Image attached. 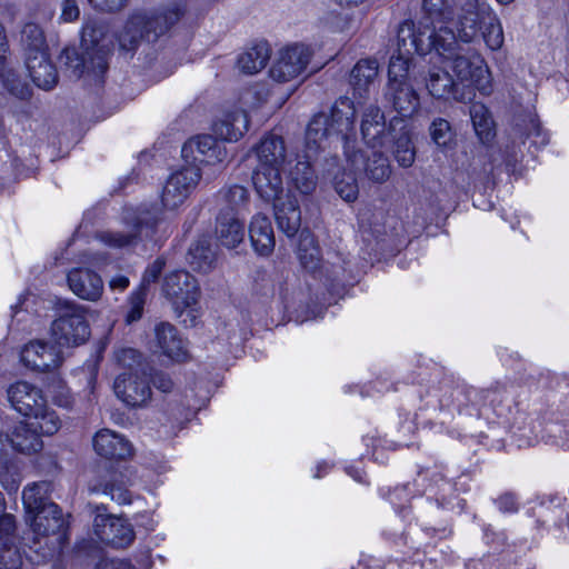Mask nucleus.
I'll use <instances>...</instances> for the list:
<instances>
[{
  "label": "nucleus",
  "mask_w": 569,
  "mask_h": 569,
  "mask_svg": "<svg viewBox=\"0 0 569 569\" xmlns=\"http://www.w3.org/2000/svg\"><path fill=\"white\" fill-rule=\"evenodd\" d=\"M50 488L49 482L42 481L29 485L22 492L27 521L32 530L40 536L54 535L64 525L59 506L48 500Z\"/></svg>",
  "instance_id": "nucleus-6"
},
{
  "label": "nucleus",
  "mask_w": 569,
  "mask_h": 569,
  "mask_svg": "<svg viewBox=\"0 0 569 569\" xmlns=\"http://www.w3.org/2000/svg\"><path fill=\"white\" fill-rule=\"evenodd\" d=\"M386 100L403 118L413 116L420 108V98L409 81L388 82Z\"/></svg>",
  "instance_id": "nucleus-21"
},
{
  "label": "nucleus",
  "mask_w": 569,
  "mask_h": 569,
  "mask_svg": "<svg viewBox=\"0 0 569 569\" xmlns=\"http://www.w3.org/2000/svg\"><path fill=\"white\" fill-rule=\"evenodd\" d=\"M162 290L178 315L194 306L200 296L196 278L183 270L168 274L164 278Z\"/></svg>",
  "instance_id": "nucleus-9"
},
{
  "label": "nucleus",
  "mask_w": 569,
  "mask_h": 569,
  "mask_svg": "<svg viewBox=\"0 0 569 569\" xmlns=\"http://www.w3.org/2000/svg\"><path fill=\"white\" fill-rule=\"evenodd\" d=\"M143 22H147L142 13L133 12L122 30L118 34L119 49L122 52L132 54L142 40H146Z\"/></svg>",
  "instance_id": "nucleus-35"
},
{
  "label": "nucleus",
  "mask_w": 569,
  "mask_h": 569,
  "mask_svg": "<svg viewBox=\"0 0 569 569\" xmlns=\"http://www.w3.org/2000/svg\"><path fill=\"white\" fill-rule=\"evenodd\" d=\"M94 533L101 542L113 548H126L134 539L132 526L124 519L111 516H97Z\"/></svg>",
  "instance_id": "nucleus-14"
},
{
  "label": "nucleus",
  "mask_w": 569,
  "mask_h": 569,
  "mask_svg": "<svg viewBox=\"0 0 569 569\" xmlns=\"http://www.w3.org/2000/svg\"><path fill=\"white\" fill-rule=\"evenodd\" d=\"M21 44L26 59L48 52L43 30L33 22H28L23 26L21 30Z\"/></svg>",
  "instance_id": "nucleus-41"
},
{
  "label": "nucleus",
  "mask_w": 569,
  "mask_h": 569,
  "mask_svg": "<svg viewBox=\"0 0 569 569\" xmlns=\"http://www.w3.org/2000/svg\"><path fill=\"white\" fill-rule=\"evenodd\" d=\"M182 157L189 166H198L206 163L212 164L221 162L227 157L224 147L217 142V140L209 134L198 136L190 139L182 147Z\"/></svg>",
  "instance_id": "nucleus-13"
},
{
  "label": "nucleus",
  "mask_w": 569,
  "mask_h": 569,
  "mask_svg": "<svg viewBox=\"0 0 569 569\" xmlns=\"http://www.w3.org/2000/svg\"><path fill=\"white\" fill-rule=\"evenodd\" d=\"M258 92L257 91H253V90H247L242 96H241V101L243 102V104H248L250 99L251 98H256L258 97Z\"/></svg>",
  "instance_id": "nucleus-63"
},
{
  "label": "nucleus",
  "mask_w": 569,
  "mask_h": 569,
  "mask_svg": "<svg viewBox=\"0 0 569 569\" xmlns=\"http://www.w3.org/2000/svg\"><path fill=\"white\" fill-rule=\"evenodd\" d=\"M67 281L70 290L80 299L97 301L103 292L101 277L88 268H73L68 272Z\"/></svg>",
  "instance_id": "nucleus-20"
},
{
  "label": "nucleus",
  "mask_w": 569,
  "mask_h": 569,
  "mask_svg": "<svg viewBox=\"0 0 569 569\" xmlns=\"http://www.w3.org/2000/svg\"><path fill=\"white\" fill-rule=\"evenodd\" d=\"M426 88L429 94L436 99L463 101L466 94L459 89L453 77L445 69L432 67L426 76Z\"/></svg>",
  "instance_id": "nucleus-23"
},
{
  "label": "nucleus",
  "mask_w": 569,
  "mask_h": 569,
  "mask_svg": "<svg viewBox=\"0 0 569 569\" xmlns=\"http://www.w3.org/2000/svg\"><path fill=\"white\" fill-rule=\"evenodd\" d=\"M249 237L254 251L260 256H269L274 249V234L269 218L256 214L249 226Z\"/></svg>",
  "instance_id": "nucleus-32"
},
{
  "label": "nucleus",
  "mask_w": 569,
  "mask_h": 569,
  "mask_svg": "<svg viewBox=\"0 0 569 569\" xmlns=\"http://www.w3.org/2000/svg\"><path fill=\"white\" fill-rule=\"evenodd\" d=\"M0 82L3 88L20 100H27L31 96L29 86L13 70H4L0 67Z\"/></svg>",
  "instance_id": "nucleus-44"
},
{
  "label": "nucleus",
  "mask_w": 569,
  "mask_h": 569,
  "mask_svg": "<svg viewBox=\"0 0 569 569\" xmlns=\"http://www.w3.org/2000/svg\"><path fill=\"white\" fill-rule=\"evenodd\" d=\"M97 455L106 459H126L131 456V443L121 435L109 429L98 431L93 438Z\"/></svg>",
  "instance_id": "nucleus-26"
},
{
  "label": "nucleus",
  "mask_w": 569,
  "mask_h": 569,
  "mask_svg": "<svg viewBox=\"0 0 569 569\" xmlns=\"http://www.w3.org/2000/svg\"><path fill=\"white\" fill-rule=\"evenodd\" d=\"M103 493L110 496L112 500L117 501L120 505L130 502V495L128 490H126L121 486H117L114 483H107L103 489Z\"/></svg>",
  "instance_id": "nucleus-53"
},
{
  "label": "nucleus",
  "mask_w": 569,
  "mask_h": 569,
  "mask_svg": "<svg viewBox=\"0 0 569 569\" xmlns=\"http://www.w3.org/2000/svg\"><path fill=\"white\" fill-rule=\"evenodd\" d=\"M163 266V261L159 259L156 260L152 264H150L143 273L142 282L139 288H143L144 292H147V287L159 278L160 273L162 272Z\"/></svg>",
  "instance_id": "nucleus-52"
},
{
  "label": "nucleus",
  "mask_w": 569,
  "mask_h": 569,
  "mask_svg": "<svg viewBox=\"0 0 569 569\" xmlns=\"http://www.w3.org/2000/svg\"><path fill=\"white\" fill-rule=\"evenodd\" d=\"M201 179L198 166H186L172 172L162 189L161 201L164 208L173 210L181 206Z\"/></svg>",
  "instance_id": "nucleus-10"
},
{
  "label": "nucleus",
  "mask_w": 569,
  "mask_h": 569,
  "mask_svg": "<svg viewBox=\"0 0 569 569\" xmlns=\"http://www.w3.org/2000/svg\"><path fill=\"white\" fill-rule=\"evenodd\" d=\"M311 50L308 46L295 43L280 51L270 76L278 82H287L300 76L307 68Z\"/></svg>",
  "instance_id": "nucleus-12"
},
{
  "label": "nucleus",
  "mask_w": 569,
  "mask_h": 569,
  "mask_svg": "<svg viewBox=\"0 0 569 569\" xmlns=\"http://www.w3.org/2000/svg\"><path fill=\"white\" fill-rule=\"evenodd\" d=\"M458 37L463 42H475L481 32L486 46L499 50L505 37L501 22L490 6L479 0H467L458 12Z\"/></svg>",
  "instance_id": "nucleus-4"
},
{
  "label": "nucleus",
  "mask_w": 569,
  "mask_h": 569,
  "mask_svg": "<svg viewBox=\"0 0 569 569\" xmlns=\"http://www.w3.org/2000/svg\"><path fill=\"white\" fill-rule=\"evenodd\" d=\"M150 380L154 388L162 392H170L173 389V381L170 376L162 371H154Z\"/></svg>",
  "instance_id": "nucleus-54"
},
{
  "label": "nucleus",
  "mask_w": 569,
  "mask_h": 569,
  "mask_svg": "<svg viewBox=\"0 0 569 569\" xmlns=\"http://www.w3.org/2000/svg\"><path fill=\"white\" fill-rule=\"evenodd\" d=\"M282 169L256 167L252 172V183L257 194L266 202L283 199Z\"/></svg>",
  "instance_id": "nucleus-24"
},
{
  "label": "nucleus",
  "mask_w": 569,
  "mask_h": 569,
  "mask_svg": "<svg viewBox=\"0 0 569 569\" xmlns=\"http://www.w3.org/2000/svg\"><path fill=\"white\" fill-rule=\"evenodd\" d=\"M270 53L269 44L267 42H259L241 53L237 64L241 72L253 74L267 66Z\"/></svg>",
  "instance_id": "nucleus-37"
},
{
  "label": "nucleus",
  "mask_w": 569,
  "mask_h": 569,
  "mask_svg": "<svg viewBox=\"0 0 569 569\" xmlns=\"http://www.w3.org/2000/svg\"><path fill=\"white\" fill-rule=\"evenodd\" d=\"M274 219L279 230L293 237L301 226V211L297 199L287 193L283 199L273 203Z\"/></svg>",
  "instance_id": "nucleus-29"
},
{
  "label": "nucleus",
  "mask_w": 569,
  "mask_h": 569,
  "mask_svg": "<svg viewBox=\"0 0 569 569\" xmlns=\"http://www.w3.org/2000/svg\"><path fill=\"white\" fill-rule=\"evenodd\" d=\"M412 37L410 27L402 28L400 40L405 51H435L440 58L451 62V69L459 81H468L482 92L489 91L490 72L487 62L478 50L469 47L472 42L459 39L458 31L436 42L415 40Z\"/></svg>",
  "instance_id": "nucleus-1"
},
{
  "label": "nucleus",
  "mask_w": 569,
  "mask_h": 569,
  "mask_svg": "<svg viewBox=\"0 0 569 569\" xmlns=\"http://www.w3.org/2000/svg\"><path fill=\"white\" fill-rule=\"evenodd\" d=\"M421 13L416 28L426 32L425 41L436 42L457 32L458 13L452 0H421Z\"/></svg>",
  "instance_id": "nucleus-8"
},
{
  "label": "nucleus",
  "mask_w": 569,
  "mask_h": 569,
  "mask_svg": "<svg viewBox=\"0 0 569 569\" xmlns=\"http://www.w3.org/2000/svg\"><path fill=\"white\" fill-rule=\"evenodd\" d=\"M336 192L347 202H353L359 196V187L355 176L350 172H342L335 178Z\"/></svg>",
  "instance_id": "nucleus-45"
},
{
  "label": "nucleus",
  "mask_w": 569,
  "mask_h": 569,
  "mask_svg": "<svg viewBox=\"0 0 569 569\" xmlns=\"http://www.w3.org/2000/svg\"><path fill=\"white\" fill-rule=\"evenodd\" d=\"M130 281L123 274H117L109 281V287L111 290L123 291L128 288Z\"/></svg>",
  "instance_id": "nucleus-58"
},
{
  "label": "nucleus",
  "mask_w": 569,
  "mask_h": 569,
  "mask_svg": "<svg viewBox=\"0 0 569 569\" xmlns=\"http://www.w3.org/2000/svg\"><path fill=\"white\" fill-rule=\"evenodd\" d=\"M469 113L479 140L482 143L489 142L495 137V122L488 108L480 102H476L471 104Z\"/></svg>",
  "instance_id": "nucleus-40"
},
{
  "label": "nucleus",
  "mask_w": 569,
  "mask_h": 569,
  "mask_svg": "<svg viewBox=\"0 0 569 569\" xmlns=\"http://www.w3.org/2000/svg\"><path fill=\"white\" fill-rule=\"evenodd\" d=\"M54 402L60 407H70L72 403L71 396L69 395V390L62 388L61 392L58 396H54Z\"/></svg>",
  "instance_id": "nucleus-61"
},
{
  "label": "nucleus",
  "mask_w": 569,
  "mask_h": 569,
  "mask_svg": "<svg viewBox=\"0 0 569 569\" xmlns=\"http://www.w3.org/2000/svg\"><path fill=\"white\" fill-rule=\"evenodd\" d=\"M116 361L118 365L128 369L127 372H134L136 370H146L142 365V355L132 348H123L116 352Z\"/></svg>",
  "instance_id": "nucleus-47"
},
{
  "label": "nucleus",
  "mask_w": 569,
  "mask_h": 569,
  "mask_svg": "<svg viewBox=\"0 0 569 569\" xmlns=\"http://www.w3.org/2000/svg\"><path fill=\"white\" fill-rule=\"evenodd\" d=\"M113 389L117 397L129 407L147 405L152 395L146 370L119 375L114 380Z\"/></svg>",
  "instance_id": "nucleus-11"
},
{
  "label": "nucleus",
  "mask_w": 569,
  "mask_h": 569,
  "mask_svg": "<svg viewBox=\"0 0 569 569\" xmlns=\"http://www.w3.org/2000/svg\"><path fill=\"white\" fill-rule=\"evenodd\" d=\"M257 166L261 168L282 169L286 162V147L281 137L266 136L254 148Z\"/></svg>",
  "instance_id": "nucleus-31"
},
{
  "label": "nucleus",
  "mask_w": 569,
  "mask_h": 569,
  "mask_svg": "<svg viewBox=\"0 0 569 569\" xmlns=\"http://www.w3.org/2000/svg\"><path fill=\"white\" fill-rule=\"evenodd\" d=\"M379 62L376 58L360 59L351 69L350 86L352 87L355 96L360 99H366L369 96L370 89L376 84L379 76Z\"/></svg>",
  "instance_id": "nucleus-27"
},
{
  "label": "nucleus",
  "mask_w": 569,
  "mask_h": 569,
  "mask_svg": "<svg viewBox=\"0 0 569 569\" xmlns=\"http://www.w3.org/2000/svg\"><path fill=\"white\" fill-rule=\"evenodd\" d=\"M33 425L34 428H31L29 423L20 422L13 428L11 435L14 450L24 455H31L42 449L43 442L36 431V428H38L37 423L34 422Z\"/></svg>",
  "instance_id": "nucleus-38"
},
{
  "label": "nucleus",
  "mask_w": 569,
  "mask_h": 569,
  "mask_svg": "<svg viewBox=\"0 0 569 569\" xmlns=\"http://www.w3.org/2000/svg\"><path fill=\"white\" fill-rule=\"evenodd\" d=\"M14 517L6 511L0 516V545L2 548L1 559L10 569H19L22 566V557L14 546L16 541Z\"/></svg>",
  "instance_id": "nucleus-30"
},
{
  "label": "nucleus",
  "mask_w": 569,
  "mask_h": 569,
  "mask_svg": "<svg viewBox=\"0 0 569 569\" xmlns=\"http://www.w3.org/2000/svg\"><path fill=\"white\" fill-rule=\"evenodd\" d=\"M82 53L76 48H66L59 61L70 72V77L88 78L94 83L102 82L108 70L109 47L106 42L104 28L96 23H87L81 34Z\"/></svg>",
  "instance_id": "nucleus-2"
},
{
  "label": "nucleus",
  "mask_w": 569,
  "mask_h": 569,
  "mask_svg": "<svg viewBox=\"0 0 569 569\" xmlns=\"http://www.w3.org/2000/svg\"><path fill=\"white\" fill-rule=\"evenodd\" d=\"M361 134L365 142L371 148L386 143L389 132L386 128L385 114L378 107L370 106L363 112Z\"/></svg>",
  "instance_id": "nucleus-28"
},
{
  "label": "nucleus",
  "mask_w": 569,
  "mask_h": 569,
  "mask_svg": "<svg viewBox=\"0 0 569 569\" xmlns=\"http://www.w3.org/2000/svg\"><path fill=\"white\" fill-rule=\"evenodd\" d=\"M89 4L101 12H118L128 6L129 0H88Z\"/></svg>",
  "instance_id": "nucleus-50"
},
{
  "label": "nucleus",
  "mask_w": 569,
  "mask_h": 569,
  "mask_svg": "<svg viewBox=\"0 0 569 569\" xmlns=\"http://www.w3.org/2000/svg\"><path fill=\"white\" fill-rule=\"evenodd\" d=\"M395 158L399 166L409 168L415 162L416 150L407 136H401L396 142Z\"/></svg>",
  "instance_id": "nucleus-48"
},
{
  "label": "nucleus",
  "mask_w": 569,
  "mask_h": 569,
  "mask_svg": "<svg viewBox=\"0 0 569 569\" xmlns=\"http://www.w3.org/2000/svg\"><path fill=\"white\" fill-rule=\"evenodd\" d=\"M216 237L226 248H236L243 241L244 227L237 216L229 212H219L216 224Z\"/></svg>",
  "instance_id": "nucleus-34"
},
{
  "label": "nucleus",
  "mask_w": 569,
  "mask_h": 569,
  "mask_svg": "<svg viewBox=\"0 0 569 569\" xmlns=\"http://www.w3.org/2000/svg\"><path fill=\"white\" fill-rule=\"evenodd\" d=\"M527 131V138H533V144L542 146L548 142L547 134L542 132L540 122L537 118L530 117L528 119Z\"/></svg>",
  "instance_id": "nucleus-51"
},
{
  "label": "nucleus",
  "mask_w": 569,
  "mask_h": 569,
  "mask_svg": "<svg viewBox=\"0 0 569 569\" xmlns=\"http://www.w3.org/2000/svg\"><path fill=\"white\" fill-rule=\"evenodd\" d=\"M217 199L219 212H229L238 217L239 211L248 203L249 193L244 187L233 184L221 189Z\"/></svg>",
  "instance_id": "nucleus-39"
},
{
  "label": "nucleus",
  "mask_w": 569,
  "mask_h": 569,
  "mask_svg": "<svg viewBox=\"0 0 569 569\" xmlns=\"http://www.w3.org/2000/svg\"><path fill=\"white\" fill-rule=\"evenodd\" d=\"M7 503L3 493L0 491V516L6 511Z\"/></svg>",
  "instance_id": "nucleus-64"
},
{
  "label": "nucleus",
  "mask_w": 569,
  "mask_h": 569,
  "mask_svg": "<svg viewBox=\"0 0 569 569\" xmlns=\"http://www.w3.org/2000/svg\"><path fill=\"white\" fill-rule=\"evenodd\" d=\"M26 67L37 87L51 90L57 84L58 73L49 59L48 52L27 58Z\"/></svg>",
  "instance_id": "nucleus-33"
},
{
  "label": "nucleus",
  "mask_w": 569,
  "mask_h": 569,
  "mask_svg": "<svg viewBox=\"0 0 569 569\" xmlns=\"http://www.w3.org/2000/svg\"><path fill=\"white\" fill-rule=\"evenodd\" d=\"M297 253L305 269L315 271L318 268L320 261V250L313 236L307 230H302L300 233Z\"/></svg>",
  "instance_id": "nucleus-43"
},
{
  "label": "nucleus",
  "mask_w": 569,
  "mask_h": 569,
  "mask_svg": "<svg viewBox=\"0 0 569 569\" xmlns=\"http://www.w3.org/2000/svg\"><path fill=\"white\" fill-rule=\"evenodd\" d=\"M429 132L432 141L439 147H448L453 141V131L446 119H435L430 124Z\"/></svg>",
  "instance_id": "nucleus-46"
},
{
  "label": "nucleus",
  "mask_w": 569,
  "mask_h": 569,
  "mask_svg": "<svg viewBox=\"0 0 569 569\" xmlns=\"http://www.w3.org/2000/svg\"><path fill=\"white\" fill-rule=\"evenodd\" d=\"M498 507L503 512H515L517 510V501L513 495L505 493L497 500Z\"/></svg>",
  "instance_id": "nucleus-56"
},
{
  "label": "nucleus",
  "mask_w": 569,
  "mask_h": 569,
  "mask_svg": "<svg viewBox=\"0 0 569 569\" xmlns=\"http://www.w3.org/2000/svg\"><path fill=\"white\" fill-rule=\"evenodd\" d=\"M345 153L350 164L357 170L362 169L369 180L382 183L390 177L389 160L382 152L372 150L365 154L362 151H350L346 148Z\"/></svg>",
  "instance_id": "nucleus-17"
},
{
  "label": "nucleus",
  "mask_w": 569,
  "mask_h": 569,
  "mask_svg": "<svg viewBox=\"0 0 569 569\" xmlns=\"http://www.w3.org/2000/svg\"><path fill=\"white\" fill-rule=\"evenodd\" d=\"M190 267L200 272H208L214 261V254L207 239H200L191 244L187 254Z\"/></svg>",
  "instance_id": "nucleus-42"
},
{
  "label": "nucleus",
  "mask_w": 569,
  "mask_h": 569,
  "mask_svg": "<svg viewBox=\"0 0 569 569\" xmlns=\"http://www.w3.org/2000/svg\"><path fill=\"white\" fill-rule=\"evenodd\" d=\"M90 328L86 307L64 301L57 308V317L51 325V337L60 347H77L87 341Z\"/></svg>",
  "instance_id": "nucleus-7"
},
{
  "label": "nucleus",
  "mask_w": 569,
  "mask_h": 569,
  "mask_svg": "<svg viewBox=\"0 0 569 569\" xmlns=\"http://www.w3.org/2000/svg\"><path fill=\"white\" fill-rule=\"evenodd\" d=\"M8 52L9 42L7 38L6 28L2 23H0V67H4Z\"/></svg>",
  "instance_id": "nucleus-57"
},
{
  "label": "nucleus",
  "mask_w": 569,
  "mask_h": 569,
  "mask_svg": "<svg viewBox=\"0 0 569 569\" xmlns=\"http://www.w3.org/2000/svg\"><path fill=\"white\" fill-rule=\"evenodd\" d=\"M12 448V435L0 432V460L7 455L8 450Z\"/></svg>",
  "instance_id": "nucleus-60"
},
{
  "label": "nucleus",
  "mask_w": 569,
  "mask_h": 569,
  "mask_svg": "<svg viewBox=\"0 0 569 569\" xmlns=\"http://www.w3.org/2000/svg\"><path fill=\"white\" fill-rule=\"evenodd\" d=\"M410 27L412 29V33L415 40H426V32L421 30V28H416V22L412 19H407L402 21L397 28V56H392L390 59L389 68H388V82L393 81H408V72L411 66L412 56L415 53L420 56H426L429 52H420V51H405L401 44V32L402 28Z\"/></svg>",
  "instance_id": "nucleus-15"
},
{
  "label": "nucleus",
  "mask_w": 569,
  "mask_h": 569,
  "mask_svg": "<svg viewBox=\"0 0 569 569\" xmlns=\"http://www.w3.org/2000/svg\"><path fill=\"white\" fill-rule=\"evenodd\" d=\"M319 153L320 152L309 156L306 147L303 159L299 158L295 167L289 170L292 184L303 194H309L316 189L317 178L312 170L311 161L315 160Z\"/></svg>",
  "instance_id": "nucleus-36"
},
{
  "label": "nucleus",
  "mask_w": 569,
  "mask_h": 569,
  "mask_svg": "<svg viewBox=\"0 0 569 569\" xmlns=\"http://www.w3.org/2000/svg\"><path fill=\"white\" fill-rule=\"evenodd\" d=\"M356 109L351 99L339 98L331 108L330 114L320 112L310 120L307 131V150L309 156L325 151L331 139L342 141L349 148L348 134L355 126Z\"/></svg>",
  "instance_id": "nucleus-3"
},
{
  "label": "nucleus",
  "mask_w": 569,
  "mask_h": 569,
  "mask_svg": "<svg viewBox=\"0 0 569 569\" xmlns=\"http://www.w3.org/2000/svg\"><path fill=\"white\" fill-rule=\"evenodd\" d=\"M261 281H262V286H261L260 289H258L259 283L256 282V290H257V292L259 295H261V296H264V297L273 296V293H274V286L272 283L271 279H269V278L263 276L261 278Z\"/></svg>",
  "instance_id": "nucleus-59"
},
{
  "label": "nucleus",
  "mask_w": 569,
  "mask_h": 569,
  "mask_svg": "<svg viewBox=\"0 0 569 569\" xmlns=\"http://www.w3.org/2000/svg\"><path fill=\"white\" fill-rule=\"evenodd\" d=\"M249 119L243 109L226 111L212 124L214 136L223 141H238L248 131Z\"/></svg>",
  "instance_id": "nucleus-25"
},
{
  "label": "nucleus",
  "mask_w": 569,
  "mask_h": 569,
  "mask_svg": "<svg viewBox=\"0 0 569 569\" xmlns=\"http://www.w3.org/2000/svg\"><path fill=\"white\" fill-rule=\"evenodd\" d=\"M338 6L346 9H351L361 6L367 0H336Z\"/></svg>",
  "instance_id": "nucleus-62"
},
{
  "label": "nucleus",
  "mask_w": 569,
  "mask_h": 569,
  "mask_svg": "<svg viewBox=\"0 0 569 569\" xmlns=\"http://www.w3.org/2000/svg\"><path fill=\"white\" fill-rule=\"evenodd\" d=\"M154 351L172 361L182 362L189 358L187 343L178 329L170 322H159L153 329Z\"/></svg>",
  "instance_id": "nucleus-16"
},
{
  "label": "nucleus",
  "mask_w": 569,
  "mask_h": 569,
  "mask_svg": "<svg viewBox=\"0 0 569 569\" xmlns=\"http://www.w3.org/2000/svg\"><path fill=\"white\" fill-rule=\"evenodd\" d=\"M129 230L103 231L98 234L99 240L106 246L114 249L130 247L137 243L143 227H153L156 220L136 216L133 211H127L123 217Z\"/></svg>",
  "instance_id": "nucleus-18"
},
{
  "label": "nucleus",
  "mask_w": 569,
  "mask_h": 569,
  "mask_svg": "<svg viewBox=\"0 0 569 569\" xmlns=\"http://www.w3.org/2000/svg\"><path fill=\"white\" fill-rule=\"evenodd\" d=\"M143 14L147 22H143L146 32V40L149 42L157 41L160 37L166 34L169 29L176 24L180 17L181 10L177 4L160 8L152 11H139Z\"/></svg>",
  "instance_id": "nucleus-22"
},
{
  "label": "nucleus",
  "mask_w": 569,
  "mask_h": 569,
  "mask_svg": "<svg viewBox=\"0 0 569 569\" xmlns=\"http://www.w3.org/2000/svg\"><path fill=\"white\" fill-rule=\"evenodd\" d=\"M147 292H144L143 288H139L137 291L132 292L130 296V309L127 315V322L132 323L138 321L142 317L143 306L146 302Z\"/></svg>",
  "instance_id": "nucleus-49"
},
{
  "label": "nucleus",
  "mask_w": 569,
  "mask_h": 569,
  "mask_svg": "<svg viewBox=\"0 0 569 569\" xmlns=\"http://www.w3.org/2000/svg\"><path fill=\"white\" fill-rule=\"evenodd\" d=\"M80 9L77 0H63L61 4V18L66 22L74 21L79 18Z\"/></svg>",
  "instance_id": "nucleus-55"
},
{
  "label": "nucleus",
  "mask_w": 569,
  "mask_h": 569,
  "mask_svg": "<svg viewBox=\"0 0 569 569\" xmlns=\"http://www.w3.org/2000/svg\"><path fill=\"white\" fill-rule=\"evenodd\" d=\"M21 361L32 370L48 371L60 366L62 355L52 345L43 341H32L22 349Z\"/></svg>",
  "instance_id": "nucleus-19"
},
{
  "label": "nucleus",
  "mask_w": 569,
  "mask_h": 569,
  "mask_svg": "<svg viewBox=\"0 0 569 569\" xmlns=\"http://www.w3.org/2000/svg\"><path fill=\"white\" fill-rule=\"evenodd\" d=\"M11 407L20 415L33 418L42 435L52 436L61 428V420L50 409L42 390L27 382L18 381L7 390Z\"/></svg>",
  "instance_id": "nucleus-5"
}]
</instances>
